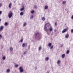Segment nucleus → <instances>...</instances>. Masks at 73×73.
Returning <instances> with one entry per match:
<instances>
[{
  "instance_id": "nucleus-1",
  "label": "nucleus",
  "mask_w": 73,
  "mask_h": 73,
  "mask_svg": "<svg viewBox=\"0 0 73 73\" xmlns=\"http://www.w3.org/2000/svg\"><path fill=\"white\" fill-rule=\"evenodd\" d=\"M44 30L48 33V31H49L50 32H52L53 31V28L50 27V24L49 23H47L45 25Z\"/></svg>"
},
{
  "instance_id": "nucleus-2",
  "label": "nucleus",
  "mask_w": 73,
  "mask_h": 73,
  "mask_svg": "<svg viewBox=\"0 0 73 73\" xmlns=\"http://www.w3.org/2000/svg\"><path fill=\"white\" fill-rule=\"evenodd\" d=\"M36 40H40L41 39V35L39 32L36 33L35 35Z\"/></svg>"
},
{
  "instance_id": "nucleus-3",
  "label": "nucleus",
  "mask_w": 73,
  "mask_h": 73,
  "mask_svg": "<svg viewBox=\"0 0 73 73\" xmlns=\"http://www.w3.org/2000/svg\"><path fill=\"white\" fill-rule=\"evenodd\" d=\"M19 69L20 70V72L21 73H23V67L21 66L19 67Z\"/></svg>"
},
{
  "instance_id": "nucleus-4",
  "label": "nucleus",
  "mask_w": 73,
  "mask_h": 73,
  "mask_svg": "<svg viewBox=\"0 0 73 73\" xmlns=\"http://www.w3.org/2000/svg\"><path fill=\"white\" fill-rule=\"evenodd\" d=\"M13 15V13H11L8 15V17L9 19H11L12 16V15Z\"/></svg>"
},
{
  "instance_id": "nucleus-5",
  "label": "nucleus",
  "mask_w": 73,
  "mask_h": 73,
  "mask_svg": "<svg viewBox=\"0 0 73 73\" xmlns=\"http://www.w3.org/2000/svg\"><path fill=\"white\" fill-rule=\"evenodd\" d=\"M68 30V29L66 28L64 29L62 31V33H65V32H66V31H67V30Z\"/></svg>"
},
{
  "instance_id": "nucleus-6",
  "label": "nucleus",
  "mask_w": 73,
  "mask_h": 73,
  "mask_svg": "<svg viewBox=\"0 0 73 73\" xmlns=\"http://www.w3.org/2000/svg\"><path fill=\"white\" fill-rule=\"evenodd\" d=\"M27 45H28V44H27V43H24L23 44L22 46L23 47H25V46H27Z\"/></svg>"
},
{
  "instance_id": "nucleus-7",
  "label": "nucleus",
  "mask_w": 73,
  "mask_h": 73,
  "mask_svg": "<svg viewBox=\"0 0 73 73\" xmlns=\"http://www.w3.org/2000/svg\"><path fill=\"white\" fill-rule=\"evenodd\" d=\"M3 28H4V26H1L0 28V31H3Z\"/></svg>"
},
{
  "instance_id": "nucleus-8",
  "label": "nucleus",
  "mask_w": 73,
  "mask_h": 73,
  "mask_svg": "<svg viewBox=\"0 0 73 73\" xmlns=\"http://www.w3.org/2000/svg\"><path fill=\"white\" fill-rule=\"evenodd\" d=\"M65 37L66 38H68L69 37V35L66 34L65 35Z\"/></svg>"
},
{
  "instance_id": "nucleus-9",
  "label": "nucleus",
  "mask_w": 73,
  "mask_h": 73,
  "mask_svg": "<svg viewBox=\"0 0 73 73\" xmlns=\"http://www.w3.org/2000/svg\"><path fill=\"white\" fill-rule=\"evenodd\" d=\"M60 60H59L57 61V64L58 65H59L60 64Z\"/></svg>"
},
{
  "instance_id": "nucleus-10",
  "label": "nucleus",
  "mask_w": 73,
  "mask_h": 73,
  "mask_svg": "<svg viewBox=\"0 0 73 73\" xmlns=\"http://www.w3.org/2000/svg\"><path fill=\"white\" fill-rule=\"evenodd\" d=\"M65 57V54H63L62 55V58H64Z\"/></svg>"
},
{
  "instance_id": "nucleus-11",
  "label": "nucleus",
  "mask_w": 73,
  "mask_h": 73,
  "mask_svg": "<svg viewBox=\"0 0 73 73\" xmlns=\"http://www.w3.org/2000/svg\"><path fill=\"white\" fill-rule=\"evenodd\" d=\"M45 61H48L49 60V57H47L45 59Z\"/></svg>"
},
{
  "instance_id": "nucleus-12",
  "label": "nucleus",
  "mask_w": 73,
  "mask_h": 73,
  "mask_svg": "<svg viewBox=\"0 0 73 73\" xmlns=\"http://www.w3.org/2000/svg\"><path fill=\"white\" fill-rule=\"evenodd\" d=\"M33 15H32L30 16V19H33Z\"/></svg>"
},
{
  "instance_id": "nucleus-13",
  "label": "nucleus",
  "mask_w": 73,
  "mask_h": 73,
  "mask_svg": "<svg viewBox=\"0 0 73 73\" xmlns=\"http://www.w3.org/2000/svg\"><path fill=\"white\" fill-rule=\"evenodd\" d=\"M12 6V3H10L9 4V8H11V7Z\"/></svg>"
},
{
  "instance_id": "nucleus-14",
  "label": "nucleus",
  "mask_w": 73,
  "mask_h": 73,
  "mask_svg": "<svg viewBox=\"0 0 73 73\" xmlns=\"http://www.w3.org/2000/svg\"><path fill=\"white\" fill-rule=\"evenodd\" d=\"M20 15L21 16H23V15H24V13H23V12H21L20 13Z\"/></svg>"
},
{
  "instance_id": "nucleus-15",
  "label": "nucleus",
  "mask_w": 73,
  "mask_h": 73,
  "mask_svg": "<svg viewBox=\"0 0 73 73\" xmlns=\"http://www.w3.org/2000/svg\"><path fill=\"white\" fill-rule=\"evenodd\" d=\"M25 9V8H24V7H23L22 8H21L20 10L21 11H23V10H24Z\"/></svg>"
},
{
  "instance_id": "nucleus-16",
  "label": "nucleus",
  "mask_w": 73,
  "mask_h": 73,
  "mask_svg": "<svg viewBox=\"0 0 73 73\" xmlns=\"http://www.w3.org/2000/svg\"><path fill=\"white\" fill-rule=\"evenodd\" d=\"M44 8L45 9H47L48 8V6H46Z\"/></svg>"
},
{
  "instance_id": "nucleus-17",
  "label": "nucleus",
  "mask_w": 73,
  "mask_h": 73,
  "mask_svg": "<svg viewBox=\"0 0 73 73\" xmlns=\"http://www.w3.org/2000/svg\"><path fill=\"white\" fill-rule=\"evenodd\" d=\"M42 20L44 21H45V17H43L42 18Z\"/></svg>"
},
{
  "instance_id": "nucleus-18",
  "label": "nucleus",
  "mask_w": 73,
  "mask_h": 73,
  "mask_svg": "<svg viewBox=\"0 0 73 73\" xmlns=\"http://www.w3.org/2000/svg\"><path fill=\"white\" fill-rule=\"evenodd\" d=\"M10 51H12L13 50V48L12 47H11L10 48Z\"/></svg>"
},
{
  "instance_id": "nucleus-19",
  "label": "nucleus",
  "mask_w": 73,
  "mask_h": 73,
  "mask_svg": "<svg viewBox=\"0 0 73 73\" xmlns=\"http://www.w3.org/2000/svg\"><path fill=\"white\" fill-rule=\"evenodd\" d=\"M42 49V48H41V46H40L38 48L39 50H41Z\"/></svg>"
},
{
  "instance_id": "nucleus-20",
  "label": "nucleus",
  "mask_w": 73,
  "mask_h": 73,
  "mask_svg": "<svg viewBox=\"0 0 73 73\" xmlns=\"http://www.w3.org/2000/svg\"><path fill=\"white\" fill-rule=\"evenodd\" d=\"M9 71H10V69H7V73H9Z\"/></svg>"
},
{
  "instance_id": "nucleus-21",
  "label": "nucleus",
  "mask_w": 73,
  "mask_h": 73,
  "mask_svg": "<svg viewBox=\"0 0 73 73\" xmlns=\"http://www.w3.org/2000/svg\"><path fill=\"white\" fill-rule=\"evenodd\" d=\"M48 45L49 47H50V46H51V45H52V43H49Z\"/></svg>"
},
{
  "instance_id": "nucleus-22",
  "label": "nucleus",
  "mask_w": 73,
  "mask_h": 73,
  "mask_svg": "<svg viewBox=\"0 0 73 73\" xmlns=\"http://www.w3.org/2000/svg\"><path fill=\"white\" fill-rule=\"evenodd\" d=\"M70 52V51L69 50H67L66 52V54H69V52Z\"/></svg>"
},
{
  "instance_id": "nucleus-23",
  "label": "nucleus",
  "mask_w": 73,
  "mask_h": 73,
  "mask_svg": "<svg viewBox=\"0 0 73 73\" xmlns=\"http://www.w3.org/2000/svg\"><path fill=\"white\" fill-rule=\"evenodd\" d=\"M6 57L5 56H3V57L2 59L3 60H5V58H6Z\"/></svg>"
},
{
  "instance_id": "nucleus-24",
  "label": "nucleus",
  "mask_w": 73,
  "mask_h": 73,
  "mask_svg": "<svg viewBox=\"0 0 73 73\" xmlns=\"http://www.w3.org/2000/svg\"><path fill=\"white\" fill-rule=\"evenodd\" d=\"M5 26H7L8 25V23L7 22H6L5 23Z\"/></svg>"
},
{
  "instance_id": "nucleus-25",
  "label": "nucleus",
  "mask_w": 73,
  "mask_h": 73,
  "mask_svg": "<svg viewBox=\"0 0 73 73\" xmlns=\"http://www.w3.org/2000/svg\"><path fill=\"white\" fill-rule=\"evenodd\" d=\"M27 25V23H25L23 24V27H25V26H26Z\"/></svg>"
},
{
  "instance_id": "nucleus-26",
  "label": "nucleus",
  "mask_w": 73,
  "mask_h": 73,
  "mask_svg": "<svg viewBox=\"0 0 73 73\" xmlns=\"http://www.w3.org/2000/svg\"><path fill=\"white\" fill-rule=\"evenodd\" d=\"M34 12H35V11L34 10H33L31 11V13L32 14L34 13Z\"/></svg>"
},
{
  "instance_id": "nucleus-27",
  "label": "nucleus",
  "mask_w": 73,
  "mask_h": 73,
  "mask_svg": "<svg viewBox=\"0 0 73 73\" xmlns=\"http://www.w3.org/2000/svg\"><path fill=\"white\" fill-rule=\"evenodd\" d=\"M20 41L21 42H23V39H21L20 40Z\"/></svg>"
},
{
  "instance_id": "nucleus-28",
  "label": "nucleus",
  "mask_w": 73,
  "mask_h": 73,
  "mask_svg": "<svg viewBox=\"0 0 73 73\" xmlns=\"http://www.w3.org/2000/svg\"><path fill=\"white\" fill-rule=\"evenodd\" d=\"M66 3V1H63L62 2V4H65Z\"/></svg>"
},
{
  "instance_id": "nucleus-29",
  "label": "nucleus",
  "mask_w": 73,
  "mask_h": 73,
  "mask_svg": "<svg viewBox=\"0 0 73 73\" xmlns=\"http://www.w3.org/2000/svg\"><path fill=\"white\" fill-rule=\"evenodd\" d=\"M53 46L52 45V46L50 47V49H53Z\"/></svg>"
},
{
  "instance_id": "nucleus-30",
  "label": "nucleus",
  "mask_w": 73,
  "mask_h": 73,
  "mask_svg": "<svg viewBox=\"0 0 73 73\" xmlns=\"http://www.w3.org/2000/svg\"><path fill=\"white\" fill-rule=\"evenodd\" d=\"M15 67H16V68H17V67H18V66H19V65H15Z\"/></svg>"
},
{
  "instance_id": "nucleus-31",
  "label": "nucleus",
  "mask_w": 73,
  "mask_h": 73,
  "mask_svg": "<svg viewBox=\"0 0 73 73\" xmlns=\"http://www.w3.org/2000/svg\"><path fill=\"white\" fill-rule=\"evenodd\" d=\"M28 49H30V48H31V46L30 45H29V46H28Z\"/></svg>"
},
{
  "instance_id": "nucleus-32",
  "label": "nucleus",
  "mask_w": 73,
  "mask_h": 73,
  "mask_svg": "<svg viewBox=\"0 0 73 73\" xmlns=\"http://www.w3.org/2000/svg\"><path fill=\"white\" fill-rule=\"evenodd\" d=\"M71 33H73V29H71Z\"/></svg>"
},
{
  "instance_id": "nucleus-33",
  "label": "nucleus",
  "mask_w": 73,
  "mask_h": 73,
  "mask_svg": "<svg viewBox=\"0 0 73 73\" xmlns=\"http://www.w3.org/2000/svg\"><path fill=\"white\" fill-rule=\"evenodd\" d=\"M2 37V35L0 34V38H1Z\"/></svg>"
},
{
  "instance_id": "nucleus-34",
  "label": "nucleus",
  "mask_w": 73,
  "mask_h": 73,
  "mask_svg": "<svg viewBox=\"0 0 73 73\" xmlns=\"http://www.w3.org/2000/svg\"><path fill=\"white\" fill-rule=\"evenodd\" d=\"M2 6V4L0 3V7H1Z\"/></svg>"
},
{
  "instance_id": "nucleus-35",
  "label": "nucleus",
  "mask_w": 73,
  "mask_h": 73,
  "mask_svg": "<svg viewBox=\"0 0 73 73\" xmlns=\"http://www.w3.org/2000/svg\"><path fill=\"white\" fill-rule=\"evenodd\" d=\"M2 13V11H0V15H1Z\"/></svg>"
},
{
  "instance_id": "nucleus-36",
  "label": "nucleus",
  "mask_w": 73,
  "mask_h": 73,
  "mask_svg": "<svg viewBox=\"0 0 73 73\" xmlns=\"http://www.w3.org/2000/svg\"><path fill=\"white\" fill-rule=\"evenodd\" d=\"M56 31H57V30H56V29H55L54 30V32H56Z\"/></svg>"
},
{
  "instance_id": "nucleus-37",
  "label": "nucleus",
  "mask_w": 73,
  "mask_h": 73,
  "mask_svg": "<svg viewBox=\"0 0 73 73\" xmlns=\"http://www.w3.org/2000/svg\"><path fill=\"white\" fill-rule=\"evenodd\" d=\"M27 53V52L26 51H25L24 52V54H26V53Z\"/></svg>"
},
{
  "instance_id": "nucleus-38",
  "label": "nucleus",
  "mask_w": 73,
  "mask_h": 73,
  "mask_svg": "<svg viewBox=\"0 0 73 73\" xmlns=\"http://www.w3.org/2000/svg\"><path fill=\"white\" fill-rule=\"evenodd\" d=\"M34 7H35V9L37 8V6H35Z\"/></svg>"
},
{
  "instance_id": "nucleus-39",
  "label": "nucleus",
  "mask_w": 73,
  "mask_h": 73,
  "mask_svg": "<svg viewBox=\"0 0 73 73\" xmlns=\"http://www.w3.org/2000/svg\"><path fill=\"white\" fill-rule=\"evenodd\" d=\"M54 34V32H52V33H51V35H53V34Z\"/></svg>"
},
{
  "instance_id": "nucleus-40",
  "label": "nucleus",
  "mask_w": 73,
  "mask_h": 73,
  "mask_svg": "<svg viewBox=\"0 0 73 73\" xmlns=\"http://www.w3.org/2000/svg\"><path fill=\"white\" fill-rule=\"evenodd\" d=\"M71 19H73V15L72 16V17H71Z\"/></svg>"
},
{
  "instance_id": "nucleus-41",
  "label": "nucleus",
  "mask_w": 73,
  "mask_h": 73,
  "mask_svg": "<svg viewBox=\"0 0 73 73\" xmlns=\"http://www.w3.org/2000/svg\"><path fill=\"white\" fill-rule=\"evenodd\" d=\"M55 25H57V23H56L55 24Z\"/></svg>"
},
{
  "instance_id": "nucleus-42",
  "label": "nucleus",
  "mask_w": 73,
  "mask_h": 73,
  "mask_svg": "<svg viewBox=\"0 0 73 73\" xmlns=\"http://www.w3.org/2000/svg\"><path fill=\"white\" fill-rule=\"evenodd\" d=\"M61 47H62L63 46V45H62V44L61 45Z\"/></svg>"
},
{
  "instance_id": "nucleus-43",
  "label": "nucleus",
  "mask_w": 73,
  "mask_h": 73,
  "mask_svg": "<svg viewBox=\"0 0 73 73\" xmlns=\"http://www.w3.org/2000/svg\"><path fill=\"white\" fill-rule=\"evenodd\" d=\"M37 68V67H36L35 68V70H36V69Z\"/></svg>"
},
{
  "instance_id": "nucleus-44",
  "label": "nucleus",
  "mask_w": 73,
  "mask_h": 73,
  "mask_svg": "<svg viewBox=\"0 0 73 73\" xmlns=\"http://www.w3.org/2000/svg\"><path fill=\"white\" fill-rule=\"evenodd\" d=\"M47 73H49V71H47Z\"/></svg>"
},
{
  "instance_id": "nucleus-45",
  "label": "nucleus",
  "mask_w": 73,
  "mask_h": 73,
  "mask_svg": "<svg viewBox=\"0 0 73 73\" xmlns=\"http://www.w3.org/2000/svg\"><path fill=\"white\" fill-rule=\"evenodd\" d=\"M1 22V19H0V22Z\"/></svg>"
},
{
  "instance_id": "nucleus-46",
  "label": "nucleus",
  "mask_w": 73,
  "mask_h": 73,
  "mask_svg": "<svg viewBox=\"0 0 73 73\" xmlns=\"http://www.w3.org/2000/svg\"><path fill=\"white\" fill-rule=\"evenodd\" d=\"M31 41H33V40H31Z\"/></svg>"
}]
</instances>
